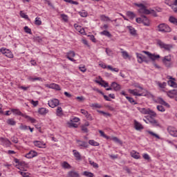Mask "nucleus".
Here are the masks:
<instances>
[{"label": "nucleus", "mask_w": 177, "mask_h": 177, "mask_svg": "<svg viewBox=\"0 0 177 177\" xmlns=\"http://www.w3.org/2000/svg\"><path fill=\"white\" fill-rule=\"evenodd\" d=\"M137 88H139V89H142L144 91L143 93H138V90H132V89H129V93H131V95H133L134 96H146L147 97H154V95L151 94L150 92L147 91V90H143V87L140 86H137Z\"/></svg>", "instance_id": "1"}, {"label": "nucleus", "mask_w": 177, "mask_h": 177, "mask_svg": "<svg viewBox=\"0 0 177 177\" xmlns=\"http://www.w3.org/2000/svg\"><path fill=\"white\" fill-rule=\"evenodd\" d=\"M135 5H136V6H138V8H140V9L138 10V12L140 13L141 15H153V16H155V17H157V14L156 13L154 10H148L146 8V6H145V4L136 3Z\"/></svg>", "instance_id": "2"}, {"label": "nucleus", "mask_w": 177, "mask_h": 177, "mask_svg": "<svg viewBox=\"0 0 177 177\" xmlns=\"http://www.w3.org/2000/svg\"><path fill=\"white\" fill-rule=\"evenodd\" d=\"M156 42L160 49H165V50H167V52H171V49H174V44H167L160 39H157Z\"/></svg>", "instance_id": "3"}, {"label": "nucleus", "mask_w": 177, "mask_h": 177, "mask_svg": "<svg viewBox=\"0 0 177 177\" xmlns=\"http://www.w3.org/2000/svg\"><path fill=\"white\" fill-rule=\"evenodd\" d=\"M11 111L14 114H16L17 115H21V117H24V118L28 120V121H30V122H32V124H34L37 121L35 119H34L24 113H22L21 111H20V110H19V109H12Z\"/></svg>", "instance_id": "4"}, {"label": "nucleus", "mask_w": 177, "mask_h": 177, "mask_svg": "<svg viewBox=\"0 0 177 177\" xmlns=\"http://www.w3.org/2000/svg\"><path fill=\"white\" fill-rule=\"evenodd\" d=\"M138 110L141 113V114L148 115L151 117H157V113L154 112L153 110H151L150 109H146V108H137Z\"/></svg>", "instance_id": "5"}, {"label": "nucleus", "mask_w": 177, "mask_h": 177, "mask_svg": "<svg viewBox=\"0 0 177 177\" xmlns=\"http://www.w3.org/2000/svg\"><path fill=\"white\" fill-rule=\"evenodd\" d=\"M158 31L160 32H171L172 29L165 24H160L158 26Z\"/></svg>", "instance_id": "6"}, {"label": "nucleus", "mask_w": 177, "mask_h": 177, "mask_svg": "<svg viewBox=\"0 0 177 177\" xmlns=\"http://www.w3.org/2000/svg\"><path fill=\"white\" fill-rule=\"evenodd\" d=\"M162 62L165 67H167V68H171L172 66V58L171 57V55L165 56L162 59Z\"/></svg>", "instance_id": "7"}, {"label": "nucleus", "mask_w": 177, "mask_h": 177, "mask_svg": "<svg viewBox=\"0 0 177 177\" xmlns=\"http://www.w3.org/2000/svg\"><path fill=\"white\" fill-rule=\"evenodd\" d=\"M0 52L6 56V57H9L10 59H12L13 57V53L9 50L6 48H1L0 49Z\"/></svg>", "instance_id": "8"}, {"label": "nucleus", "mask_w": 177, "mask_h": 177, "mask_svg": "<svg viewBox=\"0 0 177 177\" xmlns=\"http://www.w3.org/2000/svg\"><path fill=\"white\" fill-rule=\"evenodd\" d=\"M153 117L154 116H146L145 118H147L148 122H149V124H151L153 127H160V123H158V121L153 119Z\"/></svg>", "instance_id": "9"}, {"label": "nucleus", "mask_w": 177, "mask_h": 177, "mask_svg": "<svg viewBox=\"0 0 177 177\" xmlns=\"http://www.w3.org/2000/svg\"><path fill=\"white\" fill-rule=\"evenodd\" d=\"M142 52L145 55H147L149 59H151V60H153V62H154V60H157V59H160V55L151 54L149 51H142Z\"/></svg>", "instance_id": "10"}, {"label": "nucleus", "mask_w": 177, "mask_h": 177, "mask_svg": "<svg viewBox=\"0 0 177 177\" xmlns=\"http://www.w3.org/2000/svg\"><path fill=\"white\" fill-rule=\"evenodd\" d=\"M46 88H49L50 89H55V91H61L62 88L59 84L52 83L50 84H45Z\"/></svg>", "instance_id": "11"}, {"label": "nucleus", "mask_w": 177, "mask_h": 177, "mask_svg": "<svg viewBox=\"0 0 177 177\" xmlns=\"http://www.w3.org/2000/svg\"><path fill=\"white\" fill-rule=\"evenodd\" d=\"M59 100L57 99H53L50 101H48V106L50 107H52V109H54V107H57V106H59Z\"/></svg>", "instance_id": "12"}, {"label": "nucleus", "mask_w": 177, "mask_h": 177, "mask_svg": "<svg viewBox=\"0 0 177 177\" xmlns=\"http://www.w3.org/2000/svg\"><path fill=\"white\" fill-rule=\"evenodd\" d=\"M111 87L113 91H115L116 92H118V91H121V85L118 84L115 82H113L111 84Z\"/></svg>", "instance_id": "13"}, {"label": "nucleus", "mask_w": 177, "mask_h": 177, "mask_svg": "<svg viewBox=\"0 0 177 177\" xmlns=\"http://www.w3.org/2000/svg\"><path fill=\"white\" fill-rule=\"evenodd\" d=\"M75 57V52L74 51H69L66 53V58L68 59V60H71V62H75V59H74L72 57Z\"/></svg>", "instance_id": "14"}, {"label": "nucleus", "mask_w": 177, "mask_h": 177, "mask_svg": "<svg viewBox=\"0 0 177 177\" xmlns=\"http://www.w3.org/2000/svg\"><path fill=\"white\" fill-rule=\"evenodd\" d=\"M167 131L171 136L177 137V131L175 128L172 127H169L167 128Z\"/></svg>", "instance_id": "15"}, {"label": "nucleus", "mask_w": 177, "mask_h": 177, "mask_svg": "<svg viewBox=\"0 0 177 177\" xmlns=\"http://www.w3.org/2000/svg\"><path fill=\"white\" fill-rule=\"evenodd\" d=\"M37 156L38 153H37L35 151H30L25 156V157H26V158H34V157H37Z\"/></svg>", "instance_id": "16"}, {"label": "nucleus", "mask_w": 177, "mask_h": 177, "mask_svg": "<svg viewBox=\"0 0 177 177\" xmlns=\"http://www.w3.org/2000/svg\"><path fill=\"white\" fill-rule=\"evenodd\" d=\"M177 93V90L176 89H174L169 91L167 92V95L169 97H171V99H172L173 97H175V96L176 95Z\"/></svg>", "instance_id": "17"}, {"label": "nucleus", "mask_w": 177, "mask_h": 177, "mask_svg": "<svg viewBox=\"0 0 177 177\" xmlns=\"http://www.w3.org/2000/svg\"><path fill=\"white\" fill-rule=\"evenodd\" d=\"M73 153L74 157L75 158V160H77V161H80L82 160L81 153L78 151L73 149Z\"/></svg>", "instance_id": "18"}, {"label": "nucleus", "mask_w": 177, "mask_h": 177, "mask_svg": "<svg viewBox=\"0 0 177 177\" xmlns=\"http://www.w3.org/2000/svg\"><path fill=\"white\" fill-rule=\"evenodd\" d=\"M77 143L79 147H84L85 149H86L88 147V142H86L85 141H81L80 140H77Z\"/></svg>", "instance_id": "19"}, {"label": "nucleus", "mask_w": 177, "mask_h": 177, "mask_svg": "<svg viewBox=\"0 0 177 177\" xmlns=\"http://www.w3.org/2000/svg\"><path fill=\"white\" fill-rule=\"evenodd\" d=\"M66 177H80V174L75 171H70Z\"/></svg>", "instance_id": "20"}, {"label": "nucleus", "mask_w": 177, "mask_h": 177, "mask_svg": "<svg viewBox=\"0 0 177 177\" xmlns=\"http://www.w3.org/2000/svg\"><path fill=\"white\" fill-rule=\"evenodd\" d=\"M142 24H144V26H147V27H149V26H150V21L149 20V19H147V17L142 15Z\"/></svg>", "instance_id": "21"}, {"label": "nucleus", "mask_w": 177, "mask_h": 177, "mask_svg": "<svg viewBox=\"0 0 177 177\" xmlns=\"http://www.w3.org/2000/svg\"><path fill=\"white\" fill-rule=\"evenodd\" d=\"M131 156L133 157V158H135L136 160H139L140 158V155H139V153L136 151H132L131 152Z\"/></svg>", "instance_id": "22"}, {"label": "nucleus", "mask_w": 177, "mask_h": 177, "mask_svg": "<svg viewBox=\"0 0 177 177\" xmlns=\"http://www.w3.org/2000/svg\"><path fill=\"white\" fill-rule=\"evenodd\" d=\"M33 144L35 146H36V147H39L40 149H42V147L45 146V144L41 141H34Z\"/></svg>", "instance_id": "23"}, {"label": "nucleus", "mask_w": 177, "mask_h": 177, "mask_svg": "<svg viewBox=\"0 0 177 177\" xmlns=\"http://www.w3.org/2000/svg\"><path fill=\"white\" fill-rule=\"evenodd\" d=\"M169 21L174 24V26H177V19L174 16H170L169 18Z\"/></svg>", "instance_id": "24"}, {"label": "nucleus", "mask_w": 177, "mask_h": 177, "mask_svg": "<svg viewBox=\"0 0 177 177\" xmlns=\"http://www.w3.org/2000/svg\"><path fill=\"white\" fill-rule=\"evenodd\" d=\"M134 125L137 131L143 129V126H142V124L139 123V122H137L136 120L134 121Z\"/></svg>", "instance_id": "25"}, {"label": "nucleus", "mask_w": 177, "mask_h": 177, "mask_svg": "<svg viewBox=\"0 0 177 177\" xmlns=\"http://www.w3.org/2000/svg\"><path fill=\"white\" fill-rule=\"evenodd\" d=\"M96 84H99L100 85H101V86H104V88H107L109 87V83L104 82V80H102V83L100 81L98 80H95Z\"/></svg>", "instance_id": "26"}, {"label": "nucleus", "mask_w": 177, "mask_h": 177, "mask_svg": "<svg viewBox=\"0 0 177 177\" xmlns=\"http://www.w3.org/2000/svg\"><path fill=\"white\" fill-rule=\"evenodd\" d=\"M61 166L62 167V168H64V169H70L71 168V165H70V164H68V162H63L61 164Z\"/></svg>", "instance_id": "27"}, {"label": "nucleus", "mask_w": 177, "mask_h": 177, "mask_svg": "<svg viewBox=\"0 0 177 177\" xmlns=\"http://www.w3.org/2000/svg\"><path fill=\"white\" fill-rule=\"evenodd\" d=\"M38 111L41 115H45V114H48V109L45 108H40Z\"/></svg>", "instance_id": "28"}, {"label": "nucleus", "mask_w": 177, "mask_h": 177, "mask_svg": "<svg viewBox=\"0 0 177 177\" xmlns=\"http://www.w3.org/2000/svg\"><path fill=\"white\" fill-rule=\"evenodd\" d=\"M127 16H128V17H129V19H131V20H133V19L136 17V15H135V13L131 11H129L127 12Z\"/></svg>", "instance_id": "29"}, {"label": "nucleus", "mask_w": 177, "mask_h": 177, "mask_svg": "<svg viewBox=\"0 0 177 177\" xmlns=\"http://www.w3.org/2000/svg\"><path fill=\"white\" fill-rule=\"evenodd\" d=\"M101 35H105V37H108V38H111L112 35L108 30H104L100 32Z\"/></svg>", "instance_id": "30"}, {"label": "nucleus", "mask_w": 177, "mask_h": 177, "mask_svg": "<svg viewBox=\"0 0 177 177\" xmlns=\"http://www.w3.org/2000/svg\"><path fill=\"white\" fill-rule=\"evenodd\" d=\"M0 140L2 142V143H5V145L7 146H9V145L11 144L10 141L7 138H0Z\"/></svg>", "instance_id": "31"}, {"label": "nucleus", "mask_w": 177, "mask_h": 177, "mask_svg": "<svg viewBox=\"0 0 177 177\" xmlns=\"http://www.w3.org/2000/svg\"><path fill=\"white\" fill-rule=\"evenodd\" d=\"M167 84L169 86H172L173 88H177V84L174 82V80H169Z\"/></svg>", "instance_id": "32"}, {"label": "nucleus", "mask_w": 177, "mask_h": 177, "mask_svg": "<svg viewBox=\"0 0 177 177\" xmlns=\"http://www.w3.org/2000/svg\"><path fill=\"white\" fill-rule=\"evenodd\" d=\"M62 114H63V109H62V107L58 106L57 109V115L58 117H62Z\"/></svg>", "instance_id": "33"}, {"label": "nucleus", "mask_w": 177, "mask_h": 177, "mask_svg": "<svg viewBox=\"0 0 177 177\" xmlns=\"http://www.w3.org/2000/svg\"><path fill=\"white\" fill-rule=\"evenodd\" d=\"M158 100L160 104H162L163 106L169 107V104L168 103H167L165 101H164V100H162V98H158Z\"/></svg>", "instance_id": "34"}, {"label": "nucleus", "mask_w": 177, "mask_h": 177, "mask_svg": "<svg viewBox=\"0 0 177 177\" xmlns=\"http://www.w3.org/2000/svg\"><path fill=\"white\" fill-rule=\"evenodd\" d=\"M35 24L36 26H41L42 24V21H41V18L40 17H36L35 20Z\"/></svg>", "instance_id": "35"}, {"label": "nucleus", "mask_w": 177, "mask_h": 177, "mask_svg": "<svg viewBox=\"0 0 177 177\" xmlns=\"http://www.w3.org/2000/svg\"><path fill=\"white\" fill-rule=\"evenodd\" d=\"M129 30L131 35H136V30L132 26H129Z\"/></svg>", "instance_id": "36"}, {"label": "nucleus", "mask_w": 177, "mask_h": 177, "mask_svg": "<svg viewBox=\"0 0 177 177\" xmlns=\"http://www.w3.org/2000/svg\"><path fill=\"white\" fill-rule=\"evenodd\" d=\"M88 143L91 146H99L100 145L99 142L95 141V140H88Z\"/></svg>", "instance_id": "37"}, {"label": "nucleus", "mask_w": 177, "mask_h": 177, "mask_svg": "<svg viewBox=\"0 0 177 177\" xmlns=\"http://www.w3.org/2000/svg\"><path fill=\"white\" fill-rule=\"evenodd\" d=\"M111 140H113V142H115L116 143H119V145H122V141H121L117 137H112Z\"/></svg>", "instance_id": "38"}, {"label": "nucleus", "mask_w": 177, "mask_h": 177, "mask_svg": "<svg viewBox=\"0 0 177 177\" xmlns=\"http://www.w3.org/2000/svg\"><path fill=\"white\" fill-rule=\"evenodd\" d=\"M7 124H8V125H16V121H15V120L13 119H8L7 120Z\"/></svg>", "instance_id": "39"}, {"label": "nucleus", "mask_w": 177, "mask_h": 177, "mask_svg": "<svg viewBox=\"0 0 177 177\" xmlns=\"http://www.w3.org/2000/svg\"><path fill=\"white\" fill-rule=\"evenodd\" d=\"M158 86L159 88H161L162 89H164V88H165V86H167V82H163L161 83L160 82H158Z\"/></svg>", "instance_id": "40"}, {"label": "nucleus", "mask_w": 177, "mask_h": 177, "mask_svg": "<svg viewBox=\"0 0 177 177\" xmlns=\"http://www.w3.org/2000/svg\"><path fill=\"white\" fill-rule=\"evenodd\" d=\"M108 70H111V71H115V73H118L120 70L117 68H113L111 66L109 65L107 66Z\"/></svg>", "instance_id": "41"}, {"label": "nucleus", "mask_w": 177, "mask_h": 177, "mask_svg": "<svg viewBox=\"0 0 177 177\" xmlns=\"http://www.w3.org/2000/svg\"><path fill=\"white\" fill-rule=\"evenodd\" d=\"M137 58L138 63H143V57H142V54L137 53Z\"/></svg>", "instance_id": "42"}, {"label": "nucleus", "mask_w": 177, "mask_h": 177, "mask_svg": "<svg viewBox=\"0 0 177 177\" xmlns=\"http://www.w3.org/2000/svg\"><path fill=\"white\" fill-rule=\"evenodd\" d=\"M147 132L149 133V135H151V136H154L155 138H156V139H160V136L157 135L154 132L150 131H147Z\"/></svg>", "instance_id": "43"}, {"label": "nucleus", "mask_w": 177, "mask_h": 177, "mask_svg": "<svg viewBox=\"0 0 177 177\" xmlns=\"http://www.w3.org/2000/svg\"><path fill=\"white\" fill-rule=\"evenodd\" d=\"M121 53L124 59H129V54H128V52L122 51Z\"/></svg>", "instance_id": "44"}, {"label": "nucleus", "mask_w": 177, "mask_h": 177, "mask_svg": "<svg viewBox=\"0 0 177 177\" xmlns=\"http://www.w3.org/2000/svg\"><path fill=\"white\" fill-rule=\"evenodd\" d=\"M19 174H20V175H21V176H24V177H29L30 176V174L26 171H19Z\"/></svg>", "instance_id": "45"}, {"label": "nucleus", "mask_w": 177, "mask_h": 177, "mask_svg": "<svg viewBox=\"0 0 177 177\" xmlns=\"http://www.w3.org/2000/svg\"><path fill=\"white\" fill-rule=\"evenodd\" d=\"M83 174L84 175V176H87V177H93L94 175L93 173H91L89 171H84L83 173Z\"/></svg>", "instance_id": "46"}, {"label": "nucleus", "mask_w": 177, "mask_h": 177, "mask_svg": "<svg viewBox=\"0 0 177 177\" xmlns=\"http://www.w3.org/2000/svg\"><path fill=\"white\" fill-rule=\"evenodd\" d=\"M157 110H158V111H161L162 113H164V111H165V108H164V106H162V105H158Z\"/></svg>", "instance_id": "47"}, {"label": "nucleus", "mask_w": 177, "mask_h": 177, "mask_svg": "<svg viewBox=\"0 0 177 177\" xmlns=\"http://www.w3.org/2000/svg\"><path fill=\"white\" fill-rule=\"evenodd\" d=\"M79 14L82 17H86L88 16V12L85 10H82V12H80Z\"/></svg>", "instance_id": "48"}, {"label": "nucleus", "mask_w": 177, "mask_h": 177, "mask_svg": "<svg viewBox=\"0 0 177 177\" xmlns=\"http://www.w3.org/2000/svg\"><path fill=\"white\" fill-rule=\"evenodd\" d=\"M89 163L91 164V165H92L93 167V168H99V165H97V163H96L92 160H90Z\"/></svg>", "instance_id": "49"}, {"label": "nucleus", "mask_w": 177, "mask_h": 177, "mask_svg": "<svg viewBox=\"0 0 177 177\" xmlns=\"http://www.w3.org/2000/svg\"><path fill=\"white\" fill-rule=\"evenodd\" d=\"M64 2H67L68 3H71L73 5H78V2L74 1L73 0H64Z\"/></svg>", "instance_id": "50"}, {"label": "nucleus", "mask_w": 177, "mask_h": 177, "mask_svg": "<svg viewBox=\"0 0 177 177\" xmlns=\"http://www.w3.org/2000/svg\"><path fill=\"white\" fill-rule=\"evenodd\" d=\"M99 133L102 136V138H105V139H109V136L104 134V132L102 130H99Z\"/></svg>", "instance_id": "51"}, {"label": "nucleus", "mask_w": 177, "mask_h": 177, "mask_svg": "<svg viewBox=\"0 0 177 177\" xmlns=\"http://www.w3.org/2000/svg\"><path fill=\"white\" fill-rule=\"evenodd\" d=\"M68 125H69V128H78V124L74 122H69Z\"/></svg>", "instance_id": "52"}, {"label": "nucleus", "mask_w": 177, "mask_h": 177, "mask_svg": "<svg viewBox=\"0 0 177 177\" xmlns=\"http://www.w3.org/2000/svg\"><path fill=\"white\" fill-rule=\"evenodd\" d=\"M24 31L27 34H32V32H31V29L30 28H28V26H25L24 27Z\"/></svg>", "instance_id": "53"}, {"label": "nucleus", "mask_w": 177, "mask_h": 177, "mask_svg": "<svg viewBox=\"0 0 177 177\" xmlns=\"http://www.w3.org/2000/svg\"><path fill=\"white\" fill-rule=\"evenodd\" d=\"M29 80L30 81H42V78L41 77H30Z\"/></svg>", "instance_id": "54"}, {"label": "nucleus", "mask_w": 177, "mask_h": 177, "mask_svg": "<svg viewBox=\"0 0 177 177\" xmlns=\"http://www.w3.org/2000/svg\"><path fill=\"white\" fill-rule=\"evenodd\" d=\"M100 19L102 21H105L106 20V21H109V20H110V18L109 17L105 16V15H101L100 16Z\"/></svg>", "instance_id": "55"}, {"label": "nucleus", "mask_w": 177, "mask_h": 177, "mask_svg": "<svg viewBox=\"0 0 177 177\" xmlns=\"http://www.w3.org/2000/svg\"><path fill=\"white\" fill-rule=\"evenodd\" d=\"M20 16L21 17H23L24 19H28V15H26L23 11L20 12Z\"/></svg>", "instance_id": "56"}, {"label": "nucleus", "mask_w": 177, "mask_h": 177, "mask_svg": "<svg viewBox=\"0 0 177 177\" xmlns=\"http://www.w3.org/2000/svg\"><path fill=\"white\" fill-rule=\"evenodd\" d=\"M165 3L168 5V6H170L171 8H174V3H171L169 0H165Z\"/></svg>", "instance_id": "57"}, {"label": "nucleus", "mask_w": 177, "mask_h": 177, "mask_svg": "<svg viewBox=\"0 0 177 177\" xmlns=\"http://www.w3.org/2000/svg\"><path fill=\"white\" fill-rule=\"evenodd\" d=\"M61 17L64 21H68V17L64 14L61 15Z\"/></svg>", "instance_id": "58"}, {"label": "nucleus", "mask_w": 177, "mask_h": 177, "mask_svg": "<svg viewBox=\"0 0 177 177\" xmlns=\"http://www.w3.org/2000/svg\"><path fill=\"white\" fill-rule=\"evenodd\" d=\"M143 158L145 160H147V161H150V156L147 153H144L142 156Z\"/></svg>", "instance_id": "59"}, {"label": "nucleus", "mask_w": 177, "mask_h": 177, "mask_svg": "<svg viewBox=\"0 0 177 177\" xmlns=\"http://www.w3.org/2000/svg\"><path fill=\"white\" fill-rule=\"evenodd\" d=\"M33 41L35 42H41V41H42V39L39 37H33Z\"/></svg>", "instance_id": "60"}, {"label": "nucleus", "mask_w": 177, "mask_h": 177, "mask_svg": "<svg viewBox=\"0 0 177 177\" xmlns=\"http://www.w3.org/2000/svg\"><path fill=\"white\" fill-rule=\"evenodd\" d=\"M136 22L138 23L139 24H140L141 23H142V21H143V18L142 17V15H141V17H139V18H136Z\"/></svg>", "instance_id": "61"}, {"label": "nucleus", "mask_w": 177, "mask_h": 177, "mask_svg": "<svg viewBox=\"0 0 177 177\" xmlns=\"http://www.w3.org/2000/svg\"><path fill=\"white\" fill-rule=\"evenodd\" d=\"M126 99H127V100H129V102H130V103H135V100L132 97L127 96Z\"/></svg>", "instance_id": "62"}, {"label": "nucleus", "mask_w": 177, "mask_h": 177, "mask_svg": "<svg viewBox=\"0 0 177 177\" xmlns=\"http://www.w3.org/2000/svg\"><path fill=\"white\" fill-rule=\"evenodd\" d=\"M79 69L82 73H85L86 71V68H85V66L79 67Z\"/></svg>", "instance_id": "63"}, {"label": "nucleus", "mask_w": 177, "mask_h": 177, "mask_svg": "<svg viewBox=\"0 0 177 177\" xmlns=\"http://www.w3.org/2000/svg\"><path fill=\"white\" fill-rule=\"evenodd\" d=\"M86 118H87L89 121L93 120V118H92V115L89 113L86 116Z\"/></svg>", "instance_id": "64"}]
</instances>
